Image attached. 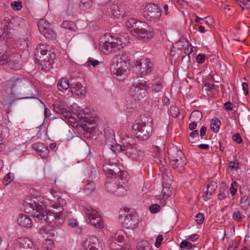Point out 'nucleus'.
Returning <instances> with one entry per match:
<instances>
[{"mask_svg":"<svg viewBox=\"0 0 250 250\" xmlns=\"http://www.w3.org/2000/svg\"><path fill=\"white\" fill-rule=\"evenodd\" d=\"M21 58V55L17 53L13 54L9 53L7 63V66L11 69L14 70L20 69L21 65L19 63V61Z\"/></svg>","mask_w":250,"mask_h":250,"instance_id":"nucleus-15","label":"nucleus"},{"mask_svg":"<svg viewBox=\"0 0 250 250\" xmlns=\"http://www.w3.org/2000/svg\"><path fill=\"white\" fill-rule=\"evenodd\" d=\"M92 5V0H81L80 7L81 9H85L90 8Z\"/></svg>","mask_w":250,"mask_h":250,"instance_id":"nucleus-43","label":"nucleus"},{"mask_svg":"<svg viewBox=\"0 0 250 250\" xmlns=\"http://www.w3.org/2000/svg\"><path fill=\"white\" fill-rule=\"evenodd\" d=\"M171 194L170 188L168 187L165 186L163 185V188L162 191V196L164 199L167 198Z\"/></svg>","mask_w":250,"mask_h":250,"instance_id":"nucleus-44","label":"nucleus"},{"mask_svg":"<svg viewBox=\"0 0 250 250\" xmlns=\"http://www.w3.org/2000/svg\"><path fill=\"white\" fill-rule=\"evenodd\" d=\"M14 177L12 176L11 174L9 173L6 174V175L4 177L3 184L5 185H7L9 183H10L13 180Z\"/></svg>","mask_w":250,"mask_h":250,"instance_id":"nucleus-54","label":"nucleus"},{"mask_svg":"<svg viewBox=\"0 0 250 250\" xmlns=\"http://www.w3.org/2000/svg\"><path fill=\"white\" fill-rule=\"evenodd\" d=\"M17 223L20 226L30 228L33 226L31 219L26 214H20L17 219Z\"/></svg>","mask_w":250,"mask_h":250,"instance_id":"nucleus-26","label":"nucleus"},{"mask_svg":"<svg viewBox=\"0 0 250 250\" xmlns=\"http://www.w3.org/2000/svg\"><path fill=\"white\" fill-rule=\"evenodd\" d=\"M192 247V244L187 241H183L180 244V247L182 249L189 250L191 249Z\"/></svg>","mask_w":250,"mask_h":250,"instance_id":"nucleus-52","label":"nucleus"},{"mask_svg":"<svg viewBox=\"0 0 250 250\" xmlns=\"http://www.w3.org/2000/svg\"><path fill=\"white\" fill-rule=\"evenodd\" d=\"M196 61L199 63H203L205 60V56L203 54H199L196 57Z\"/></svg>","mask_w":250,"mask_h":250,"instance_id":"nucleus-59","label":"nucleus"},{"mask_svg":"<svg viewBox=\"0 0 250 250\" xmlns=\"http://www.w3.org/2000/svg\"><path fill=\"white\" fill-rule=\"evenodd\" d=\"M169 112L170 115L174 118H176L180 115L179 108L175 106H170Z\"/></svg>","mask_w":250,"mask_h":250,"instance_id":"nucleus-47","label":"nucleus"},{"mask_svg":"<svg viewBox=\"0 0 250 250\" xmlns=\"http://www.w3.org/2000/svg\"><path fill=\"white\" fill-rule=\"evenodd\" d=\"M47 202L41 197L30 196L25 201L26 207H29L33 211V217L36 222L45 221L51 227L61 226L64 221L65 217L62 211L54 213L48 211L46 208Z\"/></svg>","mask_w":250,"mask_h":250,"instance_id":"nucleus-1","label":"nucleus"},{"mask_svg":"<svg viewBox=\"0 0 250 250\" xmlns=\"http://www.w3.org/2000/svg\"><path fill=\"white\" fill-rule=\"evenodd\" d=\"M176 44L178 46L185 48V53H190L191 52L192 48H190V51L188 52V47L191 46V43L186 39L182 38L180 39Z\"/></svg>","mask_w":250,"mask_h":250,"instance_id":"nucleus-32","label":"nucleus"},{"mask_svg":"<svg viewBox=\"0 0 250 250\" xmlns=\"http://www.w3.org/2000/svg\"><path fill=\"white\" fill-rule=\"evenodd\" d=\"M123 230H119L111 236L109 245L112 250H120L121 249V246L116 244L115 241L119 243L123 242L125 238Z\"/></svg>","mask_w":250,"mask_h":250,"instance_id":"nucleus-13","label":"nucleus"},{"mask_svg":"<svg viewBox=\"0 0 250 250\" xmlns=\"http://www.w3.org/2000/svg\"><path fill=\"white\" fill-rule=\"evenodd\" d=\"M130 54L128 52L122 51L113 60L111 67L112 73L119 81H123L129 72Z\"/></svg>","mask_w":250,"mask_h":250,"instance_id":"nucleus-3","label":"nucleus"},{"mask_svg":"<svg viewBox=\"0 0 250 250\" xmlns=\"http://www.w3.org/2000/svg\"><path fill=\"white\" fill-rule=\"evenodd\" d=\"M10 29H9V26L8 25H5L3 27V32H2L1 36H2L3 37H9L10 35L9 34H10Z\"/></svg>","mask_w":250,"mask_h":250,"instance_id":"nucleus-56","label":"nucleus"},{"mask_svg":"<svg viewBox=\"0 0 250 250\" xmlns=\"http://www.w3.org/2000/svg\"><path fill=\"white\" fill-rule=\"evenodd\" d=\"M240 205L241 208L244 210H247L248 209V208L250 207V202L248 200V197L244 195L243 197H241V201H240Z\"/></svg>","mask_w":250,"mask_h":250,"instance_id":"nucleus-41","label":"nucleus"},{"mask_svg":"<svg viewBox=\"0 0 250 250\" xmlns=\"http://www.w3.org/2000/svg\"><path fill=\"white\" fill-rule=\"evenodd\" d=\"M140 72L145 75L150 73L154 69L153 63L148 59H142L139 62Z\"/></svg>","mask_w":250,"mask_h":250,"instance_id":"nucleus-17","label":"nucleus"},{"mask_svg":"<svg viewBox=\"0 0 250 250\" xmlns=\"http://www.w3.org/2000/svg\"><path fill=\"white\" fill-rule=\"evenodd\" d=\"M10 82L11 83L12 85L11 93V98H13L14 100H18L27 98V97H22L16 96L15 94L16 88L21 87L23 85L21 79L12 78L10 80Z\"/></svg>","mask_w":250,"mask_h":250,"instance_id":"nucleus-18","label":"nucleus"},{"mask_svg":"<svg viewBox=\"0 0 250 250\" xmlns=\"http://www.w3.org/2000/svg\"><path fill=\"white\" fill-rule=\"evenodd\" d=\"M199 237L197 234H193L187 236V239L192 241H195L199 238Z\"/></svg>","mask_w":250,"mask_h":250,"instance_id":"nucleus-63","label":"nucleus"},{"mask_svg":"<svg viewBox=\"0 0 250 250\" xmlns=\"http://www.w3.org/2000/svg\"><path fill=\"white\" fill-rule=\"evenodd\" d=\"M115 180L106 184V188L111 192L116 193L119 196L124 195L126 190L123 187V185L126 183L128 179L129 176L126 171H119L116 175H114Z\"/></svg>","mask_w":250,"mask_h":250,"instance_id":"nucleus-7","label":"nucleus"},{"mask_svg":"<svg viewBox=\"0 0 250 250\" xmlns=\"http://www.w3.org/2000/svg\"><path fill=\"white\" fill-rule=\"evenodd\" d=\"M160 206L157 204H152L149 207V210L152 213L158 212L160 210Z\"/></svg>","mask_w":250,"mask_h":250,"instance_id":"nucleus-51","label":"nucleus"},{"mask_svg":"<svg viewBox=\"0 0 250 250\" xmlns=\"http://www.w3.org/2000/svg\"><path fill=\"white\" fill-rule=\"evenodd\" d=\"M53 108L56 113L62 114L66 117L68 116L67 113L65 111V108L62 104L59 102H56L54 104Z\"/></svg>","mask_w":250,"mask_h":250,"instance_id":"nucleus-33","label":"nucleus"},{"mask_svg":"<svg viewBox=\"0 0 250 250\" xmlns=\"http://www.w3.org/2000/svg\"><path fill=\"white\" fill-rule=\"evenodd\" d=\"M9 53L8 52L3 54L0 53V65H7Z\"/></svg>","mask_w":250,"mask_h":250,"instance_id":"nucleus-48","label":"nucleus"},{"mask_svg":"<svg viewBox=\"0 0 250 250\" xmlns=\"http://www.w3.org/2000/svg\"><path fill=\"white\" fill-rule=\"evenodd\" d=\"M144 22L133 18H130L125 22V26L130 34L133 36L134 32L139 29V27Z\"/></svg>","mask_w":250,"mask_h":250,"instance_id":"nucleus-20","label":"nucleus"},{"mask_svg":"<svg viewBox=\"0 0 250 250\" xmlns=\"http://www.w3.org/2000/svg\"><path fill=\"white\" fill-rule=\"evenodd\" d=\"M83 212L92 226L100 229L104 227V222L97 210L91 207H88L84 208Z\"/></svg>","mask_w":250,"mask_h":250,"instance_id":"nucleus-8","label":"nucleus"},{"mask_svg":"<svg viewBox=\"0 0 250 250\" xmlns=\"http://www.w3.org/2000/svg\"><path fill=\"white\" fill-rule=\"evenodd\" d=\"M244 217L245 216L238 210H235L232 215V219L237 222H242Z\"/></svg>","mask_w":250,"mask_h":250,"instance_id":"nucleus-39","label":"nucleus"},{"mask_svg":"<svg viewBox=\"0 0 250 250\" xmlns=\"http://www.w3.org/2000/svg\"><path fill=\"white\" fill-rule=\"evenodd\" d=\"M87 63L91 64L92 66L95 67L100 64V62L98 60H94L92 58H89ZM88 64V65H89Z\"/></svg>","mask_w":250,"mask_h":250,"instance_id":"nucleus-61","label":"nucleus"},{"mask_svg":"<svg viewBox=\"0 0 250 250\" xmlns=\"http://www.w3.org/2000/svg\"><path fill=\"white\" fill-rule=\"evenodd\" d=\"M118 168L115 164H111L108 161L103 166V170L107 177L112 178L118 171Z\"/></svg>","mask_w":250,"mask_h":250,"instance_id":"nucleus-23","label":"nucleus"},{"mask_svg":"<svg viewBox=\"0 0 250 250\" xmlns=\"http://www.w3.org/2000/svg\"><path fill=\"white\" fill-rule=\"evenodd\" d=\"M154 34L153 29L145 22H143L140 26L139 29L134 32L133 36L139 40L147 42L154 37Z\"/></svg>","mask_w":250,"mask_h":250,"instance_id":"nucleus-9","label":"nucleus"},{"mask_svg":"<svg viewBox=\"0 0 250 250\" xmlns=\"http://www.w3.org/2000/svg\"><path fill=\"white\" fill-rule=\"evenodd\" d=\"M129 209L125 208L120 211L119 220L122 226L127 229L134 230L138 229L141 225L142 219L135 213L128 214Z\"/></svg>","mask_w":250,"mask_h":250,"instance_id":"nucleus-6","label":"nucleus"},{"mask_svg":"<svg viewBox=\"0 0 250 250\" xmlns=\"http://www.w3.org/2000/svg\"><path fill=\"white\" fill-rule=\"evenodd\" d=\"M152 119L145 115L137 119L132 125V132L135 137L142 141L147 140L152 134Z\"/></svg>","mask_w":250,"mask_h":250,"instance_id":"nucleus-4","label":"nucleus"},{"mask_svg":"<svg viewBox=\"0 0 250 250\" xmlns=\"http://www.w3.org/2000/svg\"><path fill=\"white\" fill-rule=\"evenodd\" d=\"M11 5L12 8L16 10H19L22 8L21 2L20 0L12 2Z\"/></svg>","mask_w":250,"mask_h":250,"instance_id":"nucleus-50","label":"nucleus"},{"mask_svg":"<svg viewBox=\"0 0 250 250\" xmlns=\"http://www.w3.org/2000/svg\"><path fill=\"white\" fill-rule=\"evenodd\" d=\"M121 8L117 4H113L110 6V9L107 10V14L112 16H118L121 15Z\"/></svg>","mask_w":250,"mask_h":250,"instance_id":"nucleus-36","label":"nucleus"},{"mask_svg":"<svg viewBox=\"0 0 250 250\" xmlns=\"http://www.w3.org/2000/svg\"><path fill=\"white\" fill-rule=\"evenodd\" d=\"M137 85L141 87L142 88H145L146 90H147V89L149 87V83L145 80L140 81Z\"/></svg>","mask_w":250,"mask_h":250,"instance_id":"nucleus-53","label":"nucleus"},{"mask_svg":"<svg viewBox=\"0 0 250 250\" xmlns=\"http://www.w3.org/2000/svg\"><path fill=\"white\" fill-rule=\"evenodd\" d=\"M233 140L234 141L237 142L238 144H240L242 142V138L241 137L239 134H235L233 135Z\"/></svg>","mask_w":250,"mask_h":250,"instance_id":"nucleus-62","label":"nucleus"},{"mask_svg":"<svg viewBox=\"0 0 250 250\" xmlns=\"http://www.w3.org/2000/svg\"><path fill=\"white\" fill-rule=\"evenodd\" d=\"M68 112L71 113L70 115H68V117L72 118L73 115L77 116L79 120H82L86 118V114L84 110L79 106L77 104L74 103L68 108Z\"/></svg>","mask_w":250,"mask_h":250,"instance_id":"nucleus-16","label":"nucleus"},{"mask_svg":"<svg viewBox=\"0 0 250 250\" xmlns=\"http://www.w3.org/2000/svg\"><path fill=\"white\" fill-rule=\"evenodd\" d=\"M104 136L106 144L108 145L109 143L112 144L115 143V134L114 130L110 127H107L104 129Z\"/></svg>","mask_w":250,"mask_h":250,"instance_id":"nucleus-29","label":"nucleus"},{"mask_svg":"<svg viewBox=\"0 0 250 250\" xmlns=\"http://www.w3.org/2000/svg\"><path fill=\"white\" fill-rule=\"evenodd\" d=\"M69 82L66 78L59 80L57 83V87L59 91H64L69 87Z\"/></svg>","mask_w":250,"mask_h":250,"instance_id":"nucleus-31","label":"nucleus"},{"mask_svg":"<svg viewBox=\"0 0 250 250\" xmlns=\"http://www.w3.org/2000/svg\"><path fill=\"white\" fill-rule=\"evenodd\" d=\"M217 187V183L215 182H211L207 186V188H204L203 197L205 201L211 198Z\"/></svg>","mask_w":250,"mask_h":250,"instance_id":"nucleus-22","label":"nucleus"},{"mask_svg":"<svg viewBox=\"0 0 250 250\" xmlns=\"http://www.w3.org/2000/svg\"><path fill=\"white\" fill-rule=\"evenodd\" d=\"M137 250H152L151 246L145 240L139 241L137 246Z\"/></svg>","mask_w":250,"mask_h":250,"instance_id":"nucleus-37","label":"nucleus"},{"mask_svg":"<svg viewBox=\"0 0 250 250\" xmlns=\"http://www.w3.org/2000/svg\"><path fill=\"white\" fill-rule=\"evenodd\" d=\"M127 34L111 36L105 34L100 39V49L104 54L115 53L126 45Z\"/></svg>","mask_w":250,"mask_h":250,"instance_id":"nucleus-2","label":"nucleus"},{"mask_svg":"<svg viewBox=\"0 0 250 250\" xmlns=\"http://www.w3.org/2000/svg\"><path fill=\"white\" fill-rule=\"evenodd\" d=\"M50 47L44 43L39 44L36 49L35 55L37 63L42 70L47 71L52 67L54 55L49 50Z\"/></svg>","mask_w":250,"mask_h":250,"instance_id":"nucleus-5","label":"nucleus"},{"mask_svg":"<svg viewBox=\"0 0 250 250\" xmlns=\"http://www.w3.org/2000/svg\"><path fill=\"white\" fill-rule=\"evenodd\" d=\"M220 125V121L218 119L216 118L215 119L212 120V122L211 123V129L214 132L217 133L219 131Z\"/></svg>","mask_w":250,"mask_h":250,"instance_id":"nucleus-40","label":"nucleus"},{"mask_svg":"<svg viewBox=\"0 0 250 250\" xmlns=\"http://www.w3.org/2000/svg\"><path fill=\"white\" fill-rule=\"evenodd\" d=\"M72 24L73 23L72 22L65 21L62 22L61 26L62 28L70 30L72 28Z\"/></svg>","mask_w":250,"mask_h":250,"instance_id":"nucleus-58","label":"nucleus"},{"mask_svg":"<svg viewBox=\"0 0 250 250\" xmlns=\"http://www.w3.org/2000/svg\"><path fill=\"white\" fill-rule=\"evenodd\" d=\"M214 20L213 17H205L202 19L201 24H206L208 25H212L214 23Z\"/></svg>","mask_w":250,"mask_h":250,"instance_id":"nucleus-45","label":"nucleus"},{"mask_svg":"<svg viewBox=\"0 0 250 250\" xmlns=\"http://www.w3.org/2000/svg\"><path fill=\"white\" fill-rule=\"evenodd\" d=\"M41 26V31H40L46 38L52 39L55 37V33L51 27L44 28L42 25Z\"/></svg>","mask_w":250,"mask_h":250,"instance_id":"nucleus-34","label":"nucleus"},{"mask_svg":"<svg viewBox=\"0 0 250 250\" xmlns=\"http://www.w3.org/2000/svg\"><path fill=\"white\" fill-rule=\"evenodd\" d=\"M41 24H42V26L44 27V28L50 27L51 26L50 23L47 22V21L45 19L42 18L40 19L39 21L38 22V25L40 31H41Z\"/></svg>","mask_w":250,"mask_h":250,"instance_id":"nucleus-46","label":"nucleus"},{"mask_svg":"<svg viewBox=\"0 0 250 250\" xmlns=\"http://www.w3.org/2000/svg\"><path fill=\"white\" fill-rule=\"evenodd\" d=\"M228 194L229 193L228 191L222 192L221 191L220 193L218 195V199L219 200H222L227 196Z\"/></svg>","mask_w":250,"mask_h":250,"instance_id":"nucleus-64","label":"nucleus"},{"mask_svg":"<svg viewBox=\"0 0 250 250\" xmlns=\"http://www.w3.org/2000/svg\"><path fill=\"white\" fill-rule=\"evenodd\" d=\"M33 149L42 158H46L49 154V149L43 144L40 142L36 143L33 145Z\"/></svg>","mask_w":250,"mask_h":250,"instance_id":"nucleus-24","label":"nucleus"},{"mask_svg":"<svg viewBox=\"0 0 250 250\" xmlns=\"http://www.w3.org/2000/svg\"><path fill=\"white\" fill-rule=\"evenodd\" d=\"M167 152L171 163L175 160H178L177 157L181 158L184 156L182 151L173 145L169 147Z\"/></svg>","mask_w":250,"mask_h":250,"instance_id":"nucleus-21","label":"nucleus"},{"mask_svg":"<svg viewBox=\"0 0 250 250\" xmlns=\"http://www.w3.org/2000/svg\"><path fill=\"white\" fill-rule=\"evenodd\" d=\"M124 142H123V145H120L117 144L116 142L113 144L112 145L111 143H109L108 146H110L111 150L114 152L115 153L117 152H121L125 151V153L126 152V148L125 147L126 145L129 144V140H127V138L124 140Z\"/></svg>","mask_w":250,"mask_h":250,"instance_id":"nucleus-28","label":"nucleus"},{"mask_svg":"<svg viewBox=\"0 0 250 250\" xmlns=\"http://www.w3.org/2000/svg\"><path fill=\"white\" fill-rule=\"evenodd\" d=\"M163 240V236L162 235H159L156 239L155 242V246L156 248H159L161 244V242Z\"/></svg>","mask_w":250,"mask_h":250,"instance_id":"nucleus-60","label":"nucleus"},{"mask_svg":"<svg viewBox=\"0 0 250 250\" xmlns=\"http://www.w3.org/2000/svg\"><path fill=\"white\" fill-rule=\"evenodd\" d=\"M14 245V250H37L33 242L26 237L19 238Z\"/></svg>","mask_w":250,"mask_h":250,"instance_id":"nucleus-11","label":"nucleus"},{"mask_svg":"<svg viewBox=\"0 0 250 250\" xmlns=\"http://www.w3.org/2000/svg\"><path fill=\"white\" fill-rule=\"evenodd\" d=\"M163 81L161 79H155L152 85V92L159 93L162 91Z\"/></svg>","mask_w":250,"mask_h":250,"instance_id":"nucleus-35","label":"nucleus"},{"mask_svg":"<svg viewBox=\"0 0 250 250\" xmlns=\"http://www.w3.org/2000/svg\"><path fill=\"white\" fill-rule=\"evenodd\" d=\"M66 204V201L61 197L57 198L56 202L49 201L47 203L46 206H49L54 208L58 209L59 208H62Z\"/></svg>","mask_w":250,"mask_h":250,"instance_id":"nucleus-30","label":"nucleus"},{"mask_svg":"<svg viewBox=\"0 0 250 250\" xmlns=\"http://www.w3.org/2000/svg\"><path fill=\"white\" fill-rule=\"evenodd\" d=\"M70 90L72 94L80 98L84 97L86 92L85 87L79 83L70 86Z\"/></svg>","mask_w":250,"mask_h":250,"instance_id":"nucleus-25","label":"nucleus"},{"mask_svg":"<svg viewBox=\"0 0 250 250\" xmlns=\"http://www.w3.org/2000/svg\"><path fill=\"white\" fill-rule=\"evenodd\" d=\"M204 215L203 213H199L196 216V221L198 224H202L204 221Z\"/></svg>","mask_w":250,"mask_h":250,"instance_id":"nucleus-55","label":"nucleus"},{"mask_svg":"<svg viewBox=\"0 0 250 250\" xmlns=\"http://www.w3.org/2000/svg\"><path fill=\"white\" fill-rule=\"evenodd\" d=\"M130 93L135 100H140L147 96V90L137 85H133L130 88Z\"/></svg>","mask_w":250,"mask_h":250,"instance_id":"nucleus-19","label":"nucleus"},{"mask_svg":"<svg viewBox=\"0 0 250 250\" xmlns=\"http://www.w3.org/2000/svg\"><path fill=\"white\" fill-rule=\"evenodd\" d=\"M94 184L91 181H88L87 184L85 185L84 190L86 192L89 193L94 189Z\"/></svg>","mask_w":250,"mask_h":250,"instance_id":"nucleus-49","label":"nucleus"},{"mask_svg":"<svg viewBox=\"0 0 250 250\" xmlns=\"http://www.w3.org/2000/svg\"><path fill=\"white\" fill-rule=\"evenodd\" d=\"M237 189V183L235 182H232L230 187V192L232 195L235 194Z\"/></svg>","mask_w":250,"mask_h":250,"instance_id":"nucleus-57","label":"nucleus"},{"mask_svg":"<svg viewBox=\"0 0 250 250\" xmlns=\"http://www.w3.org/2000/svg\"><path fill=\"white\" fill-rule=\"evenodd\" d=\"M129 140V144L125 146L126 152L125 154L133 161H140L143 159L144 156V152L138 149L133 143V139L127 138Z\"/></svg>","mask_w":250,"mask_h":250,"instance_id":"nucleus-10","label":"nucleus"},{"mask_svg":"<svg viewBox=\"0 0 250 250\" xmlns=\"http://www.w3.org/2000/svg\"><path fill=\"white\" fill-rule=\"evenodd\" d=\"M43 248L44 250H52L54 248V242L51 239H46L43 243Z\"/></svg>","mask_w":250,"mask_h":250,"instance_id":"nucleus-42","label":"nucleus"},{"mask_svg":"<svg viewBox=\"0 0 250 250\" xmlns=\"http://www.w3.org/2000/svg\"><path fill=\"white\" fill-rule=\"evenodd\" d=\"M83 247L84 250H102L103 243L97 237L92 235L89 237V240H85L83 243Z\"/></svg>","mask_w":250,"mask_h":250,"instance_id":"nucleus-12","label":"nucleus"},{"mask_svg":"<svg viewBox=\"0 0 250 250\" xmlns=\"http://www.w3.org/2000/svg\"><path fill=\"white\" fill-rule=\"evenodd\" d=\"M202 118V113L198 110H195L191 112L189 119L190 121H194L197 122L200 121Z\"/></svg>","mask_w":250,"mask_h":250,"instance_id":"nucleus-38","label":"nucleus"},{"mask_svg":"<svg viewBox=\"0 0 250 250\" xmlns=\"http://www.w3.org/2000/svg\"><path fill=\"white\" fill-rule=\"evenodd\" d=\"M187 164L186 159L185 156L180 158L178 160H175L171 162L173 168L179 173H182L184 171V167Z\"/></svg>","mask_w":250,"mask_h":250,"instance_id":"nucleus-27","label":"nucleus"},{"mask_svg":"<svg viewBox=\"0 0 250 250\" xmlns=\"http://www.w3.org/2000/svg\"><path fill=\"white\" fill-rule=\"evenodd\" d=\"M142 9L147 16H161L162 14L161 8L153 3H146L142 6Z\"/></svg>","mask_w":250,"mask_h":250,"instance_id":"nucleus-14","label":"nucleus"}]
</instances>
